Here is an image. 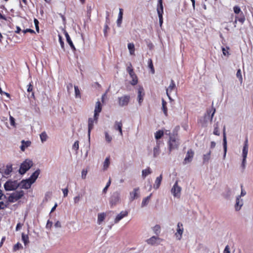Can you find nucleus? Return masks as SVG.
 I'll return each instance as SVG.
<instances>
[{"instance_id": "32", "label": "nucleus", "mask_w": 253, "mask_h": 253, "mask_svg": "<svg viewBox=\"0 0 253 253\" xmlns=\"http://www.w3.org/2000/svg\"><path fill=\"white\" fill-rule=\"evenodd\" d=\"M152 171L151 169L148 167L147 169H143L142 171V176L143 178H145L148 175L151 174Z\"/></svg>"}, {"instance_id": "45", "label": "nucleus", "mask_w": 253, "mask_h": 253, "mask_svg": "<svg viewBox=\"0 0 253 253\" xmlns=\"http://www.w3.org/2000/svg\"><path fill=\"white\" fill-rule=\"evenodd\" d=\"M22 248H23V247H22V245L19 243H17L15 245H14V246H13V251L16 252L17 250L22 249Z\"/></svg>"}, {"instance_id": "47", "label": "nucleus", "mask_w": 253, "mask_h": 253, "mask_svg": "<svg viewBox=\"0 0 253 253\" xmlns=\"http://www.w3.org/2000/svg\"><path fill=\"white\" fill-rule=\"evenodd\" d=\"M153 231L154 233L158 235L160 232V226L159 225H156L153 227Z\"/></svg>"}, {"instance_id": "33", "label": "nucleus", "mask_w": 253, "mask_h": 253, "mask_svg": "<svg viewBox=\"0 0 253 253\" xmlns=\"http://www.w3.org/2000/svg\"><path fill=\"white\" fill-rule=\"evenodd\" d=\"M164 132L162 130H159L155 133V138L156 140H159L164 135Z\"/></svg>"}, {"instance_id": "63", "label": "nucleus", "mask_w": 253, "mask_h": 253, "mask_svg": "<svg viewBox=\"0 0 253 253\" xmlns=\"http://www.w3.org/2000/svg\"><path fill=\"white\" fill-rule=\"evenodd\" d=\"M163 141H161L159 139V140H157L156 141V146H159L160 147V145L161 144H163Z\"/></svg>"}, {"instance_id": "1", "label": "nucleus", "mask_w": 253, "mask_h": 253, "mask_svg": "<svg viewBox=\"0 0 253 253\" xmlns=\"http://www.w3.org/2000/svg\"><path fill=\"white\" fill-rule=\"evenodd\" d=\"M168 144L169 153L173 150L177 149L180 144L178 139L174 134L170 135Z\"/></svg>"}, {"instance_id": "44", "label": "nucleus", "mask_w": 253, "mask_h": 253, "mask_svg": "<svg viewBox=\"0 0 253 253\" xmlns=\"http://www.w3.org/2000/svg\"><path fill=\"white\" fill-rule=\"evenodd\" d=\"M223 147L224 150L225 152V154H226L227 150V141H226V137L225 132L223 133Z\"/></svg>"}, {"instance_id": "16", "label": "nucleus", "mask_w": 253, "mask_h": 253, "mask_svg": "<svg viewBox=\"0 0 253 253\" xmlns=\"http://www.w3.org/2000/svg\"><path fill=\"white\" fill-rule=\"evenodd\" d=\"M176 88L175 84L173 80H171L170 83L168 88H167L166 93L169 98L171 100V97L170 96V93Z\"/></svg>"}, {"instance_id": "61", "label": "nucleus", "mask_w": 253, "mask_h": 253, "mask_svg": "<svg viewBox=\"0 0 253 253\" xmlns=\"http://www.w3.org/2000/svg\"><path fill=\"white\" fill-rule=\"evenodd\" d=\"M243 185H241V195L240 196H239V197H241V196H244L246 194V192L243 189Z\"/></svg>"}, {"instance_id": "34", "label": "nucleus", "mask_w": 253, "mask_h": 253, "mask_svg": "<svg viewBox=\"0 0 253 253\" xmlns=\"http://www.w3.org/2000/svg\"><path fill=\"white\" fill-rule=\"evenodd\" d=\"M152 195V194L151 193L150 194L149 196H147V197H146L143 199L142 204H141L142 207L145 206L149 203Z\"/></svg>"}, {"instance_id": "39", "label": "nucleus", "mask_w": 253, "mask_h": 253, "mask_svg": "<svg viewBox=\"0 0 253 253\" xmlns=\"http://www.w3.org/2000/svg\"><path fill=\"white\" fill-rule=\"evenodd\" d=\"M211 154V151H210L207 154L204 155L203 156V163L208 162L210 159Z\"/></svg>"}, {"instance_id": "40", "label": "nucleus", "mask_w": 253, "mask_h": 253, "mask_svg": "<svg viewBox=\"0 0 253 253\" xmlns=\"http://www.w3.org/2000/svg\"><path fill=\"white\" fill-rule=\"evenodd\" d=\"M110 163V158L107 157L105 159V161L104 162V164H103L104 170H106L108 168Z\"/></svg>"}, {"instance_id": "53", "label": "nucleus", "mask_w": 253, "mask_h": 253, "mask_svg": "<svg viewBox=\"0 0 253 253\" xmlns=\"http://www.w3.org/2000/svg\"><path fill=\"white\" fill-rule=\"evenodd\" d=\"M59 43L60 44L61 48L63 50H64L65 49L64 43V42L63 41V40H62L61 36H60V35L59 36Z\"/></svg>"}, {"instance_id": "35", "label": "nucleus", "mask_w": 253, "mask_h": 253, "mask_svg": "<svg viewBox=\"0 0 253 253\" xmlns=\"http://www.w3.org/2000/svg\"><path fill=\"white\" fill-rule=\"evenodd\" d=\"M109 23V19L108 17H106V21L105 25H104V28L103 30L104 34L105 37L107 36V31L109 29V28L108 26Z\"/></svg>"}, {"instance_id": "38", "label": "nucleus", "mask_w": 253, "mask_h": 253, "mask_svg": "<svg viewBox=\"0 0 253 253\" xmlns=\"http://www.w3.org/2000/svg\"><path fill=\"white\" fill-rule=\"evenodd\" d=\"M74 89H75V97L81 98V92H80V90L78 86L75 85Z\"/></svg>"}, {"instance_id": "55", "label": "nucleus", "mask_w": 253, "mask_h": 253, "mask_svg": "<svg viewBox=\"0 0 253 253\" xmlns=\"http://www.w3.org/2000/svg\"><path fill=\"white\" fill-rule=\"evenodd\" d=\"M228 50H229V48L227 47V49L223 47L222 49V52H223V54L225 55V56H228L229 53V52H228Z\"/></svg>"}, {"instance_id": "26", "label": "nucleus", "mask_w": 253, "mask_h": 253, "mask_svg": "<svg viewBox=\"0 0 253 253\" xmlns=\"http://www.w3.org/2000/svg\"><path fill=\"white\" fill-rule=\"evenodd\" d=\"M129 76H130L131 78L132 79V81L130 82L131 84L134 85L138 83L137 80V77L135 74L134 72H132V73L129 74Z\"/></svg>"}, {"instance_id": "18", "label": "nucleus", "mask_w": 253, "mask_h": 253, "mask_svg": "<svg viewBox=\"0 0 253 253\" xmlns=\"http://www.w3.org/2000/svg\"><path fill=\"white\" fill-rule=\"evenodd\" d=\"M161 241H162V239H161V238H160L158 237L153 236L152 237H151L150 238L147 240L146 242L149 245H154L156 244L159 243L157 242L158 241L160 242Z\"/></svg>"}, {"instance_id": "28", "label": "nucleus", "mask_w": 253, "mask_h": 253, "mask_svg": "<svg viewBox=\"0 0 253 253\" xmlns=\"http://www.w3.org/2000/svg\"><path fill=\"white\" fill-rule=\"evenodd\" d=\"M123 15V9L122 8H120L118 18L117 21V25L119 27L121 26V24L122 22Z\"/></svg>"}, {"instance_id": "21", "label": "nucleus", "mask_w": 253, "mask_h": 253, "mask_svg": "<svg viewBox=\"0 0 253 253\" xmlns=\"http://www.w3.org/2000/svg\"><path fill=\"white\" fill-rule=\"evenodd\" d=\"M40 173V170L38 169L34 173H33V174L28 179L32 182V183H34L38 177Z\"/></svg>"}, {"instance_id": "4", "label": "nucleus", "mask_w": 253, "mask_h": 253, "mask_svg": "<svg viewBox=\"0 0 253 253\" xmlns=\"http://www.w3.org/2000/svg\"><path fill=\"white\" fill-rule=\"evenodd\" d=\"M248 152V138L246 139V140L245 141L243 149V152H242V155H243V161L242 165L243 167V168L245 167V163L246 162V158L247 157Z\"/></svg>"}, {"instance_id": "23", "label": "nucleus", "mask_w": 253, "mask_h": 253, "mask_svg": "<svg viewBox=\"0 0 253 253\" xmlns=\"http://www.w3.org/2000/svg\"><path fill=\"white\" fill-rule=\"evenodd\" d=\"M235 18L237 20H238L239 22H240L242 24H243L244 22L245 21V16L243 13V12H241V13L237 14L235 16Z\"/></svg>"}, {"instance_id": "46", "label": "nucleus", "mask_w": 253, "mask_h": 253, "mask_svg": "<svg viewBox=\"0 0 253 253\" xmlns=\"http://www.w3.org/2000/svg\"><path fill=\"white\" fill-rule=\"evenodd\" d=\"M236 76L239 79L240 82L241 83L243 82V78L241 74V69H238L237 70V73H236Z\"/></svg>"}, {"instance_id": "6", "label": "nucleus", "mask_w": 253, "mask_h": 253, "mask_svg": "<svg viewBox=\"0 0 253 253\" xmlns=\"http://www.w3.org/2000/svg\"><path fill=\"white\" fill-rule=\"evenodd\" d=\"M6 191H11L16 189L18 187V184L16 181H7L4 185Z\"/></svg>"}, {"instance_id": "8", "label": "nucleus", "mask_w": 253, "mask_h": 253, "mask_svg": "<svg viewBox=\"0 0 253 253\" xmlns=\"http://www.w3.org/2000/svg\"><path fill=\"white\" fill-rule=\"evenodd\" d=\"M181 190V187L178 185V182L176 181L171 188V192L173 196L179 197Z\"/></svg>"}, {"instance_id": "36", "label": "nucleus", "mask_w": 253, "mask_h": 253, "mask_svg": "<svg viewBox=\"0 0 253 253\" xmlns=\"http://www.w3.org/2000/svg\"><path fill=\"white\" fill-rule=\"evenodd\" d=\"M148 64L149 68L150 69L151 72L152 73V74H154L155 73V69H154V67L153 66L152 60L151 58L148 59Z\"/></svg>"}, {"instance_id": "13", "label": "nucleus", "mask_w": 253, "mask_h": 253, "mask_svg": "<svg viewBox=\"0 0 253 253\" xmlns=\"http://www.w3.org/2000/svg\"><path fill=\"white\" fill-rule=\"evenodd\" d=\"M194 155V151L191 149L188 150L186 156L184 160L183 164H186L192 161Z\"/></svg>"}, {"instance_id": "64", "label": "nucleus", "mask_w": 253, "mask_h": 253, "mask_svg": "<svg viewBox=\"0 0 253 253\" xmlns=\"http://www.w3.org/2000/svg\"><path fill=\"white\" fill-rule=\"evenodd\" d=\"M12 169L11 166L7 167V169H6V170L7 171L6 172V173L9 174V172H10L12 171Z\"/></svg>"}, {"instance_id": "52", "label": "nucleus", "mask_w": 253, "mask_h": 253, "mask_svg": "<svg viewBox=\"0 0 253 253\" xmlns=\"http://www.w3.org/2000/svg\"><path fill=\"white\" fill-rule=\"evenodd\" d=\"M34 22V24L35 25L36 31H37L38 33H39V21L37 19L35 18Z\"/></svg>"}, {"instance_id": "49", "label": "nucleus", "mask_w": 253, "mask_h": 253, "mask_svg": "<svg viewBox=\"0 0 253 253\" xmlns=\"http://www.w3.org/2000/svg\"><path fill=\"white\" fill-rule=\"evenodd\" d=\"M215 112V109L213 107L211 108V110L207 111V113L208 114H210L211 113V122L212 121V118H213V117L214 116Z\"/></svg>"}, {"instance_id": "58", "label": "nucleus", "mask_w": 253, "mask_h": 253, "mask_svg": "<svg viewBox=\"0 0 253 253\" xmlns=\"http://www.w3.org/2000/svg\"><path fill=\"white\" fill-rule=\"evenodd\" d=\"M80 199H81V196H80V195H79L75 197L74 198V201L75 204L78 203L79 202V201H80Z\"/></svg>"}, {"instance_id": "17", "label": "nucleus", "mask_w": 253, "mask_h": 253, "mask_svg": "<svg viewBox=\"0 0 253 253\" xmlns=\"http://www.w3.org/2000/svg\"><path fill=\"white\" fill-rule=\"evenodd\" d=\"M139 188H135L133 189L132 192H130L129 200L130 201H133L135 199L139 197Z\"/></svg>"}, {"instance_id": "51", "label": "nucleus", "mask_w": 253, "mask_h": 253, "mask_svg": "<svg viewBox=\"0 0 253 253\" xmlns=\"http://www.w3.org/2000/svg\"><path fill=\"white\" fill-rule=\"evenodd\" d=\"M126 71L128 73V74L132 73L133 72V69L132 68V65L130 63H129V65L127 66L126 68Z\"/></svg>"}, {"instance_id": "10", "label": "nucleus", "mask_w": 253, "mask_h": 253, "mask_svg": "<svg viewBox=\"0 0 253 253\" xmlns=\"http://www.w3.org/2000/svg\"><path fill=\"white\" fill-rule=\"evenodd\" d=\"M159 3L160 4L159 7H158L157 8V12L159 16V23L160 26H162L163 22V6L162 4V0H159Z\"/></svg>"}, {"instance_id": "48", "label": "nucleus", "mask_w": 253, "mask_h": 253, "mask_svg": "<svg viewBox=\"0 0 253 253\" xmlns=\"http://www.w3.org/2000/svg\"><path fill=\"white\" fill-rule=\"evenodd\" d=\"M233 10H234V13L237 15V14H238L240 13H241V12H242L241 10V8L239 6H235L234 7H233Z\"/></svg>"}, {"instance_id": "59", "label": "nucleus", "mask_w": 253, "mask_h": 253, "mask_svg": "<svg viewBox=\"0 0 253 253\" xmlns=\"http://www.w3.org/2000/svg\"><path fill=\"white\" fill-rule=\"evenodd\" d=\"M87 170L85 169H83L82 171V177L83 179H85L86 177V175L87 174Z\"/></svg>"}, {"instance_id": "3", "label": "nucleus", "mask_w": 253, "mask_h": 253, "mask_svg": "<svg viewBox=\"0 0 253 253\" xmlns=\"http://www.w3.org/2000/svg\"><path fill=\"white\" fill-rule=\"evenodd\" d=\"M24 194V192L22 190L16 191L10 195L8 198V201L10 203H14L21 199Z\"/></svg>"}, {"instance_id": "60", "label": "nucleus", "mask_w": 253, "mask_h": 253, "mask_svg": "<svg viewBox=\"0 0 253 253\" xmlns=\"http://www.w3.org/2000/svg\"><path fill=\"white\" fill-rule=\"evenodd\" d=\"M64 197H66L68 195V189L67 188L62 189Z\"/></svg>"}, {"instance_id": "41", "label": "nucleus", "mask_w": 253, "mask_h": 253, "mask_svg": "<svg viewBox=\"0 0 253 253\" xmlns=\"http://www.w3.org/2000/svg\"><path fill=\"white\" fill-rule=\"evenodd\" d=\"M160 153V148L159 146H156L153 149V155L154 157H157Z\"/></svg>"}, {"instance_id": "2", "label": "nucleus", "mask_w": 253, "mask_h": 253, "mask_svg": "<svg viewBox=\"0 0 253 253\" xmlns=\"http://www.w3.org/2000/svg\"><path fill=\"white\" fill-rule=\"evenodd\" d=\"M33 165L32 161L26 159L20 165L19 172L21 174L25 173Z\"/></svg>"}, {"instance_id": "29", "label": "nucleus", "mask_w": 253, "mask_h": 253, "mask_svg": "<svg viewBox=\"0 0 253 253\" xmlns=\"http://www.w3.org/2000/svg\"><path fill=\"white\" fill-rule=\"evenodd\" d=\"M127 47L129 51V53L131 55L135 54V47L133 43H128L127 44Z\"/></svg>"}, {"instance_id": "15", "label": "nucleus", "mask_w": 253, "mask_h": 253, "mask_svg": "<svg viewBox=\"0 0 253 253\" xmlns=\"http://www.w3.org/2000/svg\"><path fill=\"white\" fill-rule=\"evenodd\" d=\"M145 95V92L143 87L139 86L138 88V96L137 99L138 103L140 105H141L142 102L143 101V98Z\"/></svg>"}, {"instance_id": "31", "label": "nucleus", "mask_w": 253, "mask_h": 253, "mask_svg": "<svg viewBox=\"0 0 253 253\" xmlns=\"http://www.w3.org/2000/svg\"><path fill=\"white\" fill-rule=\"evenodd\" d=\"M106 216V214L104 212L100 213L98 214L97 222L99 224L104 221Z\"/></svg>"}, {"instance_id": "54", "label": "nucleus", "mask_w": 253, "mask_h": 253, "mask_svg": "<svg viewBox=\"0 0 253 253\" xmlns=\"http://www.w3.org/2000/svg\"><path fill=\"white\" fill-rule=\"evenodd\" d=\"M105 139L108 142H110L112 140V137L107 132H105Z\"/></svg>"}, {"instance_id": "24", "label": "nucleus", "mask_w": 253, "mask_h": 253, "mask_svg": "<svg viewBox=\"0 0 253 253\" xmlns=\"http://www.w3.org/2000/svg\"><path fill=\"white\" fill-rule=\"evenodd\" d=\"M162 178L163 176L162 174L159 177H157L155 182V184H154V188L157 189L159 188L162 180Z\"/></svg>"}, {"instance_id": "12", "label": "nucleus", "mask_w": 253, "mask_h": 253, "mask_svg": "<svg viewBox=\"0 0 253 253\" xmlns=\"http://www.w3.org/2000/svg\"><path fill=\"white\" fill-rule=\"evenodd\" d=\"M32 184L33 183H32V182L28 178L25 180H22L18 184V186L21 188L28 189L31 187Z\"/></svg>"}, {"instance_id": "5", "label": "nucleus", "mask_w": 253, "mask_h": 253, "mask_svg": "<svg viewBox=\"0 0 253 253\" xmlns=\"http://www.w3.org/2000/svg\"><path fill=\"white\" fill-rule=\"evenodd\" d=\"M118 104L119 106L124 107L127 106L130 99V96L129 95H125L121 97H118Z\"/></svg>"}, {"instance_id": "27", "label": "nucleus", "mask_w": 253, "mask_h": 253, "mask_svg": "<svg viewBox=\"0 0 253 253\" xmlns=\"http://www.w3.org/2000/svg\"><path fill=\"white\" fill-rule=\"evenodd\" d=\"M243 201L242 200L240 199V197H238L236 198V204L235 206V208L236 211H239L243 206Z\"/></svg>"}, {"instance_id": "50", "label": "nucleus", "mask_w": 253, "mask_h": 253, "mask_svg": "<svg viewBox=\"0 0 253 253\" xmlns=\"http://www.w3.org/2000/svg\"><path fill=\"white\" fill-rule=\"evenodd\" d=\"M79 141H78V140L76 141L73 145V147H72L73 149L77 151L79 148Z\"/></svg>"}, {"instance_id": "7", "label": "nucleus", "mask_w": 253, "mask_h": 253, "mask_svg": "<svg viewBox=\"0 0 253 253\" xmlns=\"http://www.w3.org/2000/svg\"><path fill=\"white\" fill-rule=\"evenodd\" d=\"M102 111V105L99 101L96 102L94 109V119L95 123H97L99 114Z\"/></svg>"}, {"instance_id": "19", "label": "nucleus", "mask_w": 253, "mask_h": 253, "mask_svg": "<svg viewBox=\"0 0 253 253\" xmlns=\"http://www.w3.org/2000/svg\"><path fill=\"white\" fill-rule=\"evenodd\" d=\"M128 214V211H122L119 214L117 215L114 220V222L117 223L120 220H121L124 217H126Z\"/></svg>"}, {"instance_id": "22", "label": "nucleus", "mask_w": 253, "mask_h": 253, "mask_svg": "<svg viewBox=\"0 0 253 253\" xmlns=\"http://www.w3.org/2000/svg\"><path fill=\"white\" fill-rule=\"evenodd\" d=\"M122 126L123 124L121 122H116L114 125V128L116 130H119L120 134L121 136H123V131H122Z\"/></svg>"}, {"instance_id": "56", "label": "nucleus", "mask_w": 253, "mask_h": 253, "mask_svg": "<svg viewBox=\"0 0 253 253\" xmlns=\"http://www.w3.org/2000/svg\"><path fill=\"white\" fill-rule=\"evenodd\" d=\"M33 89V85L32 84V83L31 82L28 85L27 91L29 92H32Z\"/></svg>"}, {"instance_id": "25", "label": "nucleus", "mask_w": 253, "mask_h": 253, "mask_svg": "<svg viewBox=\"0 0 253 253\" xmlns=\"http://www.w3.org/2000/svg\"><path fill=\"white\" fill-rule=\"evenodd\" d=\"M65 36L66 38L67 42L70 45L71 48L74 50H76L75 47L70 37V36L67 32H65Z\"/></svg>"}, {"instance_id": "9", "label": "nucleus", "mask_w": 253, "mask_h": 253, "mask_svg": "<svg viewBox=\"0 0 253 253\" xmlns=\"http://www.w3.org/2000/svg\"><path fill=\"white\" fill-rule=\"evenodd\" d=\"M183 230L184 228L182 223L178 222L177 225L176 232L175 233V236L178 240H180L181 239Z\"/></svg>"}, {"instance_id": "37", "label": "nucleus", "mask_w": 253, "mask_h": 253, "mask_svg": "<svg viewBox=\"0 0 253 253\" xmlns=\"http://www.w3.org/2000/svg\"><path fill=\"white\" fill-rule=\"evenodd\" d=\"M22 240L25 246H26L29 243V237L28 235H25L24 233L22 234Z\"/></svg>"}, {"instance_id": "57", "label": "nucleus", "mask_w": 253, "mask_h": 253, "mask_svg": "<svg viewBox=\"0 0 253 253\" xmlns=\"http://www.w3.org/2000/svg\"><path fill=\"white\" fill-rule=\"evenodd\" d=\"M9 119H10V125L13 126H15V122L14 118L13 117L10 116L9 117Z\"/></svg>"}, {"instance_id": "62", "label": "nucleus", "mask_w": 253, "mask_h": 253, "mask_svg": "<svg viewBox=\"0 0 253 253\" xmlns=\"http://www.w3.org/2000/svg\"><path fill=\"white\" fill-rule=\"evenodd\" d=\"M223 253H230V249L228 246H226L225 247Z\"/></svg>"}, {"instance_id": "42", "label": "nucleus", "mask_w": 253, "mask_h": 253, "mask_svg": "<svg viewBox=\"0 0 253 253\" xmlns=\"http://www.w3.org/2000/svg\"><path fill=\"white\" fill-rule=\"evenodd\" d=\"M40 138L42 142H43L47 140V135L45 131L42 132L40 134Z\"/></svg>"}, {"instance_id": "43", "label": "nucleus", "mask_w": 253, "mask_h": 253, "mask_svg": "<svg viewBox=\"0 0 253 253\" xmlns=\"http://www.w3.org/2000/svg\"><path fill=\"white\" fill-rule=\"evenodd\" d=\"M213 134L215 135H219L220 133L218 129V123H216L214 125V130Z\"/></svg>"}, {"instance_id": "30", "label": "nucleus", "mask_w": 253, "mask_h": 253, "mask_svg": "<svg viewBox=\"0 0 253 253\" xmlns=\"http://www.w3.org/2000/svg\"><path fill=\"white\" fill-rule=\"evenodd\" d=\"M162 109L166 116H168V109L167 107V102L164 99H162Z\"/></svg>"}, {"instance_id": "20", "label": "nucleus", "mask_w": 253, "mask_h": 253, "mask_svg": "<svg viewBox=\"0 0 253 253\" xmlns=\"http://www.w3.org/2000/svg\"><path fill=\"white\" fill-rule=\"evenodd\" d=\"M94 123H95V121L94 120V118H89L88 121V134L89 136H90L91 129L93 128Z\"/></svg>"}, {"instance_id": "14", "label": "nucleus", "mask_w": 253, "mask_h": 253, "mask_svg": "<svg viewBox=\"0 0 253 253\" xmlns=\"http://www.w3.org/2000/svg\"><path fill=\"white\" fill-rule=\"evenodd\" d=\"M120 201V194L118 192L114 193L110 197V203L111 206L116 205Z\"/></svg>"}, {"instance_id": "11", "label": "nucleus", "mask_w": 253, "mask_h": 253, "mask_svg": "<svg viewBox=\"0 0 253 253\" xmlns=\"http://www.w3.org/2000/svg\"><path fill=\"white\" fill-rule=\"evenodd\" d=\"M8 202V200L6 199V196L0 190V209H5L7 207Z\"/></svg>"}]
</instances>
